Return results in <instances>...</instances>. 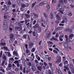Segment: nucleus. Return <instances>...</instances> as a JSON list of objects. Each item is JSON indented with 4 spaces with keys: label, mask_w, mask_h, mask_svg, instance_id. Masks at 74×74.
<instances>
[{
    "label": "nucleus",
    "mask_w": 74,
    "mask_h": 74,
    "mask_svg": "<svg viewBox=\"0 0 74 74\" xmlns=\"http://www.w3.org/2000/svg\"><path fill=\"white\" fill-rule=\"evenodd\" d=\"M29 47L32 48L33 47V43L31 42H29Z\"/></svg>",
    "instance_id": "obj_1"
},
{
    "label": "nucleus",
    "mask_w": 74,
    "mask_h": 74,
    "mask_svg": "<svg viewBox=\"0 0 74 74\" xmlns=\"http://www.w3.org/2000/svg\"><path fill=\"white\" fill-rule=\"evenodd\" d=\"M39 25L38 24H36L34 26H33V28L34 29H36L39 27Z\"/></svg>",
    "instance_id": "obj_2"
},
{
    "label": "nucleus",
    "mask_w": 74,
    "mask_h": 74,
    "mask_svg": "<svg viewBox=\"0 0 74 74\" xmlns=\"http://www.w3.org/2000/svg\"><path fill=\"white\" fill-rule=\"evenodd\" d=\"M31 69L33 71H35L37 69L36 67V66L34 65L32 66Z\"/></svg>",
    "instance_id": "obj_3"
},
{
    "label": "nucleus",
    "mask_w": 74,
    "mask_h": 74,
    "mask_svg": "<svg viewBox=\"0 0 74 74\" xmlns=\"http://www.w3.org/2000/svg\"><path fill=\"white\" fill-rule=\"evenodd\" d=\"M58 59L56 61V63H60L61 62V57L60 56L58 57Z\"/></svg>",
    "instance_id": "obj_4"
},
{
    "label": "nucleus",
    "mask_w": 74,
    "mask_h": 74,
    "mask_svg": "<svg viewBox=\"0 0 74 74\" xmlns=\"http://www.w3.org/2000/svg\"><path fill=\"white\" fill-rule=\"evenodd\" d=\"M11 67H12V64H9L8 67L6 69V70L7 71H8V70H10V68H11Z\"/></svg>",
    "instance_id": "obj_5"
},
{
    "label": "nucleus",
    "mask_w": 74,
    "mask_h": 74,
    "mask_svg": "<svg viewBox=\"0 0 74 74\" xmlns=\"http://www.w3.org/2000/svg\"><path fill=\"white\" fill-rule=\"evenodd\" d=\"M64 30L65 32H71V29L70 28H67L65 29Z\"/></svg>",
    "instance_id": "obj_6"
},
{
    "label": "nucleus",
    "mask_w": 74,
    "mask_h": 74,
    "mask_svg": "<svg viewBox=\"0 0 74 74\" xmlns=\"http://www.w3.org/2000/svg\"><path fill=\"white\" fill-rule=\"evenodd\" d=\"M64 47L65 48H67L68 47V44H67V42H65L64 44Z\"/></svg>",
    "instance_id": "obj_7"
},
{
    "label": "nucleus",
    "mask_w": 74,
    "mask_h": 74,
    "mask_svg": "<svg viewBox=\"0 0 74 74\" xmlns=\"http://www.w3.org/2000/svg\"><path fill=\"white\" fill-rule=\"evenodd\" d=\"M37 69L40 71H42V66H38L37 68Z\"/></svg>",
    "instance_id": "obj_8"
},
{
    "label": "nucleus",
    "mask_w": 74,
    "mask_h": 74,
    "mask_svg": "<svg viewBox=\"0 0 74 74\" xmlns=\"http://www.w3.org/2000/svg\"><path fill=\"white\" fill-rule=\"evenodd\" d=\"M10 38L11 40H12L14 38V35H13V34H11L10 35Z\"/></svg>",
    "instance_id": "obj_9"
},
{
    "label": "nucleus",
    "mask_w": 74,
    "mask_h": 74,
    "mask_svg": "<svg viewBox=\"0 0 74 74\" xmlns=\"http://www.w3.org/2000/svg\"><path fill=\"white\" fill-rule=\"evenodd\" d=\"M3 29L6 30L7 29V25H3Z\"/></svg>",
    "instance_id": "obj_10"
},
{
    "label": "nucleus",
    "mask_w": 74,
    "mask_h": 74,
    "mask_svg": "<svg viewBox=\"0 0 74 74\" xmlns=\"http://www.w3.org/2000/svg\"><path fill=\"white\" fill-rule=\"evenodd\" d=\"M26 25L27 26V27H31L32 26V25L31 24H30V23H28L26 24Z\"/></svg>",
    "instance_id": "obj_11"
},
{
    "label": "nucleus",
    "mask_w": 74,
    "mask_h": 74,
    "mask_svg": "<svg viewBox=\"0 0 74 74\" xmlns=\"http://www.w3.org/2000/svg\"><path fill=\"white\" fill-rule=\"evenodd\" d=\"M2 58L4 60H7V58H6V56H5L4 54H3L2 56Z\"/></svg>",
    "instance_id": "obj_12"
},
{
    "label": "nucleus",
    "mask_w": 74,
    "mask_h": 74,
    "mask_svg": "<svg viewBox=\"0 0 74 74\" xmlns=\"http://www.w3.org/2000/svg\"><path fill=\"white\" fill-rule=\"evenodd\" d=\"M63 27H59L57 28V30H62Z\"/></svg>",
    "instance_id": "obj_13"
},
{
    "label": "nucleus",
    "mask_w": 74,
    "mask_h": 74,
    "mask_svg": "<svg viewBox=\"0 0 74 74\" xmlns=\"http://www.w3.org/2000/svg\"><path fill=\"white\" fill-rule=\"evenodd\" d=\"M19 63V61H18V60H16L14 62V63L15 64H17Z\"/></svg>",
    "instance_id": "obj_14"
},
{
    "label": "nucleus",
    "mask_w": 74,
    "mask_h": 74,
    "mask_svg": "<svg viewBox=\"0 0 74 74\" xmlns=\"http://www.w3.org/2000/svg\"><path fill=\"white\" fill-rule=\"evenodd\" d=\"M25 16L27 17V18H30V15H28L27 14H25Z\"/></svg>",
    "instance_id": "obj_15"
},
{
    "label": "nucleus",
    "mask_w": 74,
    "mask_h": 74,
    "mask_svg": "<svg viewBox=\"0 0 74 74\" xmlns=\"http://www.w3.org/2000/svg\"><path fill=\"white\" fill-rule=\"evenodd\" d=\"M50 17L51 19H53V13H50Z\"/></svg>",
    "instance_id": "obj_16"
},
{
    "label": "nucleus",
    "mask_w": 74,
    "mask_h": 74,
    "mask_svg": "<svg viewBox=\"0 0 74 74\" xmlns=\"http://www.w3.org/2000/svg\"><path fill=\"white\" fill-rule=\"evenodd\" d=\"M3 23V25H6L7 24V21H6V20H4Z\"/></svg>",
    "instance_id": "obj_17"
},
{
    "label": "nucleus",
    "mask_w": 74,
    "mask_h": 74,
    "mask_svg": "<svg viewBox=\"0 0 74 74\" xmlns=\"http://www.w3.org/2000/svg\"><path fill=\"white\" fill-rule=\"evenodd\" d=\"M69 67L71 69H73V64L72 63H71L69 64Z\"/></svg>",
    "instance_id": "obj_18"
},
{
    "label": "nucleus",
    "mask_w": 74,
    "mask_h": 74,
    "mask_svg": "<svg viewBox=\"0 0 74 74\" xmlns=\"http://www.w3.org/2000/svg\"><path fill=\"white\" fill-rule=\"evenodd\" d=\"M3 42H5V40L3 39H2L1 40L0 43H3Z\"/></svg>",
    "instance_id": "obj_19"
},
{
    "label": "nucleus",
    "mask_w": 74,
    "mask_h": 74,
    "mask_svg": "<svg viewBox=\"0 0 74 74\" xmlns=\"http://www.w3.org/2000/svg\"><path fill=\"white\" fill-rule=\"evenodd\" d=\"M17 25H18L20 27L22 26V25H23V24H22L20 23H19V22L18 23Z\"/></svg>",
    "instance_id": "obj_20"
},
{
    "label": "nucleus",
    "mask_w": 74,
    "mask_h": 74,
    "mask_svg": "<svg viewBox=\"0 0 74 74\" xmlns=\"http://www.w3.org/2000/svg\"><path fill=\"white\" fill-rule=\"evenodd\" d=\"M13 53L14 54V55H16L17 57H18V56H18V53H16V52L14 51L13 52Z\"/></svg>",
    "instance_id": "obj_21"
},
{
    "label": "nucleus",
    "mask_w": 74,
    "mask_h": 74,
    "mask_svg": "<svg viewBox=\"0 0 74 74\" xmlns=\"http://www.w3.org/2000/svg\"><path fill=\"white\" fill-rule=\"evenodd\" d=\"M48 73H49V74H52V73H52L51 71V70H50V69H49L48 70Z\"/></svg>",
    "instance_id": "obj_22"
},
{
    "label": "nucleus",
    "mask_w": 74,
    "mask_h": 74,
    "mask_svg": "<svg viewBox=\"0 0 74 74\" xmlns=\"http://www.w3.org/2000/svg\"><path fill=\"white\" fill-rule=\"evenodd\" d=\"M47 8H48V9H49V8H51V6L49 5L48 4L47 5Z\"/></svg>",
    "instance_id": "obj_23"
},
{
    "label": "nucleus",
    "mask_w": 74,
    "mask_h": 74,
    "mask_svg": "<svg viewBox=\"0 0 74 74\" xmlns=\"http://www.w3.org/2000/svg\"><path fill=\"white\" fill-rule=\"evenodd\" d=\"M61 7L62 9H64V8L65 7L64 6V4H62L61 5Z\"/></svg>",
    "instance_id": "obj_24"
},
{
    "label": "nucleus",
    "mask_w": 74,
    "mask_h": 74,
    "mask_svg": "<svg viewBox=\"0 0 74 74\" xmlns=\"http://www.w3.org/2000/svg\"><path fill=\"white\" fill-rule=\"evenodd\" d=\"M0 44L1 45H3V46H5V45H6L5 43V42H4L3 43H0Z\"/></svg>",
    "instance_id": "obj_25"
},
{
    "label": "nucleus",
    "mask_w": 74,
    "mask_h": 74,
    "mask_svg": "<svg viewBox=\"0 0 74 74\" xmlns=\"http://www.w3.org/2000/svg\"><path fill=\"white\" fill-rule=\"evenodd\" d=\"M35 49L34 48H33L32 49H31V52H34V51H35Z\"/></svg>",
    "instance_id": "obj_26"
},
{
    "label": "nucleus",
    "mask_w": 74,
    "mask_h": 74,
    "mask_svg": "<svg viewBox=\"0 0 74 74\" xmlns=\"http://www.w3.org/2000/svg\"><path fill=\"white\" fill-rule=\"evenodd\" d=\"M28 65L30 66H32V63H31L30 62H28Z\"/></svg>",
    "instance_id": "obj_27"
},
{
    "label": "nucleus",
    "mask_w": 74,
    "mask_h": 74,
    "mask_svg": "<svg viewBox=\"0 0 74 74\" xmlns=\"http://www.w3.org/2000/svg\"><path fill=\"white\" fill-rule=\"evenodd\" d=\"M36 2H35V3H33L32 5V8H33L34 7V5H35V4H36Z\"/></svg>",
    "instance_id": "obj_28"
},
{
    "label": "nucleus",
    "mask_w": 74,
    "mask_h": 74,
    "mask_svg": "<svg viewBox=\"0 0 74 74\" xmlns=\"http://www.w3.org/2000/svg\"><path fill=\"white\" fill-rule=\"evenodd\" d=\"M68 15L71 16H72V12H69V14H68Z\"/></svg>",
    "instance_id": "obj_29"
},
{
    "label": "nucleus",
    "mask_w": 74,
    "mask_h": 74,
    "mask_svg": "<svg viewBox=\"0 0 74 74\" xmlns=\"http://www.w3.org/2000/svg\"><path fill=\"white\" fill-rule=\"evenodd\" d=\"M5 62V60H3L2 63V66H4V64Z\"/></svg>",
    "instance_id": "obj_30"
},
{
    "label": "nucleus",
    "mask_w": 74,
    "mask_h": 74,
    "mask_svg": "<svg viewBox=\"0 0 74 74\" xmlns=\"http://www.w3.org/2000/svg\"><path fill=\"white\" fill-rule=\"evenodd\" d=\"M17 2L18 4H20V3H21V2L19 0H17Z\"/></svg>",
    "instance_id": "obj_31"
},
{
    "label": "nucleus",
    "mask_w": 74,
    "mask_h": 74,
    "mask_svg": "<svg viewBox=\"0 0 74 74\" xmlns=\"http://www.w3.org/2000/svg\"><path fill=\"white\" fill-rule=\"evenodd\" d=\"M68 64V61L67 60H66L64 62V64Z\"/></svg>",
    "instance_id": "obj_32"
},
{
    "label": "nucleus",
    "mask_w": 74,
    "mask_h": 74,
    "mask_svg": "<svg viewBox=\"0 0 74 74\" xmlns=\"http://www.w3.org/2000/svg\"><path fill=\"white\" fill-rule=\"evenodd\" d=\"M59 12H60V13H61V14H63V11L61 10H59Z\"/></svg>",
    "instance_id": "obj_33"
},
{
    "label": "nucleus",
    "mask_w": 74,
    "mask_h": 74,
    "mask_svg": "<svg viewBox=\"0 0 74 74\" xmlns=\"http://www.w3.org/2000/svg\"><path fill=\"white\" fill-rule=\"evenodd\" d=\"M2 54H3V51H1V53H0V58H1V57L2 56Z\"/></svg>",
    "instance_id": "obj_34"
},
{
    "label": "nucleus",
    "mask_w": 74,
    "mask_h": 74,
    "mask_svg": "<svg viewBox=\"0 0 74 74\" xmlns=\"http://www.w3.org/2000/svg\"><path fill=\"white\" fill-rule=\"evenodd\" d=\"M58 70L59 74H62V71H60V70Z\"/></svg>",
    "instance_id": "obj_35"
},
{
    "label": "nucleus",
    "mask_w": 74,
    "mask_h": 74,
    "mask_svg": "<svg viewBox=\"0 0 74 74\" xmlns=\"http://www.w3.org/2000/svg\"><path fill=\"white\" fill-rule=\"evenodd\" d=\"M56 16L58 19H60V16H59V15H56Z\"/></svg>",
    "instance_id": "obj_36"
},
{
    "label": "nucleus",
    "mask_w": 74,
    "mask_h": 74,
    "mask_svg": "<svg viewBox=\"0 0 74 74\" xmlns=\"http://www.w3.org/2000/svg\"><path fill=\"white\" fill-rule=\"evenodd\" d=\"M44 16H45V18H47V14H45V13H44Z\"/></svg>",
    "instance_id": "obj_37"
},
{
    "label": "nucleus",
    "mask_w": 74,
    "mask_h": 74,
    "mask_svg": "<svg viewBox=\"0 0 74 74\" xmlns=\"http://www.w3.org/2000/svg\"><path fill=\"white\" fill-rule=\"evenodd\" d=\"M52 40H55L56 41H57L58 40L56 38H55L53 37L52 38Z\"/></svg>",
    "instance_id": "obj_38"
},
{
    "label": "nucleus",
    "mask_w": 74,
    "mask_h": 74,
    "mask_svg": "<svg viewBox=\"0 0 74 74\" xmlns=\"http://www.w3.org/2000/svg\"><path fill=\"white\" fill-rule=\"evenodd\" d=\"M15 29H16V30H18L19 29V27H15Z\"/></svg>",
    "instance_id": "obj_39"
},
{
    "label": "nucleus",
    "mask_w": 74,
    "mask_h": 74,
    "mask_svg": "<svg viewBox=\"0 0 74 74\" xmlns=\"http://www.w3.org/2000/svg\"><path fill=\"white\" fill-rule=\"evenodd\" d=\"M56 2V0H53L52 1V3H55Z\"/></svg>",
    "instance_id": "obj_40"
},
{
    "label": "nucleus",
    "mask_w": 74,
    "mask_h": 74,
    "mask_svg": "<svg viewBox=\"0 0 74 74\" xmlns=\"http://www.w3.org/2000/svg\"><path fill=\"white\" fill-rule=\"evenodd\" d=\"M26 37H27V36L26 35H24L23 36V38H26Z\"/></svg>",
    "instance_id": "obj_41"
},
{
    "label": "nucleus",
    "mask_w": 74,
    "mask_h": 74,
    "mask_svg": "<svg viewBox=\"0 0 74 74\" xmlns=\"http://www.w3.org/2000/svg\"><path fill=\"white\" fill-rule=\"evenodd\" d=\"M22 7H23V8H25V7H26V5H25L24 4H22Z\"/></svg>",
    "instance_id": "obj_42"
},
{
    "label": "nucleus",
    "mask_w": 74,
    "mask_h": 74,
    "mask_svg": "<svg viewBox=\"0 0 74 74\" xmlns=\"http://www.w3.org/2000/svg\"><path fill=\"white\" fill-rule=\"evenodd\" d=\"M55 37L56 38H58V37H59V35H58V33H56Z\"/></svg>",
    "instance_id": "obj_43"
},
{
    "label": "nucleus",
    "mask_w": 74,
    "mask_h": 74,
    "mask_svg": "<svg viewBox=\"0 0 74 74\" xmlns=\"http://www.w3.org/2000/svg\"><path fill=\"white\" fill-rule=\"evenodd\" d=\"M33 36L34 37H35V36H36V33L35 32H33Z\"/></svg>",
    "instance_id": "obj_44"
},
{
    "label": "nucleus",
    "mask_w": 74,
    "mask_h": 74,
    "mask_svg": "<svg viewBox=\"0 0 74 74\" xmlns=\"http://www.w3.org/2000/svg\"><path fill=\"white\" fill-rule=\"evenodd\" d=\"M62 65H63V63H61L59 65V66L60 67H62Z\"/></svg>",
    "instance_id": "obj_45"
},
{
    "label": "nucleus",
    "mask_w": 74,
    "mask_h": 74,
    "mask_svg": "<svg viewBox=\"0 0 74 74\" xmlns=\"http://www.w3.org/2000/svg\"><path fill=\"white\" fill-rule=\"evenodd\" d=\"M43 2V4H47V1H45Z\"/></svg>",
    "instance_id": "obj_46"
},
{
    "label": "nucleus",
    "mask_w": 74,
    "mask_h": 74,
    "mask_svg": "<svg viewBox=\"0 0 74 74\" xmlns=\"http://www.w3.org/2000/svg\"><path fill=\"white\" fill-rule=\"evenodd\" d=\"M25 69H26L25 68H23V72L24 73H25L26 72V71H25Z\"/></svg>",
    "instance_id": "obj_47"
},
{
    "label": "nucleus",
    "mask_w": 74,
    "mask_h": 74,
    "mask_svg": "<svg viewBox=\"0 0 74 74\" xmlns=\"http://www.w3.org/2000/svg\"><path fill=\"white\" fill-rule=\"evenodd\" d=\"M38 30L40 31V32H41V27H39L38 28Z\"/></svg>",
    "instance_id": "obj_48"
},
{
    "label": "nucleus",
    "mask_w": 74,
    "mask_h": 74,
    "mask_svg": "<svg viewBox=\"0 0 74 74\" xmlns=\"http://www.w3.org/2000/svg\"><path fill=\"white\" fill-rule=\"evenodd\" d=\"M18 68H16V69H15V71H18Z\"/></svg>",
    "instance_id": "obj_49"
},
{
    "label": "nucleus",
    "mask_w": 74,
    "mask_h": 74,
    "mask_svg": "<svg viewBox=\"0 0 74 74\" xmlns=\"http://www.w3.org/2000/svg\"><path fill=\"white\" fill-rule=\"evenodd\" d=\"M19 8H17L16 10V12H21V11H19Z\"/></svg>",
    "instance_id": "obj_50"
},
{
    "label": "nucleus",
    "mask_w": 74,
    "mask_h": 74,
    "mask_svg": "<svg viewBox=\"0 0 74 74\" xmlns=\"http://www.w3.org/2000/svg\"><path fill=\"white\" fill-rule=\"evenodd\" d=\"M36 23V20H34L33 23V25H35V23Z\"/></svg>",
    "instance_id": "obj_51"
},
{
    "label": "nucleus",
    "mask_w": 74,
    "mask_h": 74,
    "mask_svg": "<svg viewBox=\"0 0 74 74\" xmlns=\"http://www.w3.org/2000/svg\"><path fill=\"white\" fill-rule=\"evenodd\" d=\"M53 52H54V53H58V51L55 50H53Z\"/></svg>",
    "instance_id": "obj_52"
},
{
    "label": "nucleus",
    "mask_w": 74,
    "mask_h": 74,
    "mask_svg": "<svg viewBox=\"0 0 74 74\" xmlns=\"http://www.w3.org/2000/svg\"><path fill=\"white\" fill-rule=\"evenodd\" d=\"M59 2H60V3H63V0H60L59 1Z\"/></svg>",
    "instance_id": "obj_53"
},
{
    "label": "nucleus",
    "mask_w": 74,
    "mask_h": 74,
    "mask_svg": "<svg viewBox=\"0 0 74 74\" xmlns=\"http://www.w3.org/2000/svg\"><path fill=\"white\" fill-rule=\"evenodd\" d=\"M70 5L71 8H74V5Z\"/></svg>",
    "instance_id": "obj_54"
},
{
    "label": "nucleus",
    "mask_w": 74,
    "mask_h": 74,
    "mask_svg": "<svg viewBox=\"0 0 74 74\" xmlns=\"http://www.w3.org/2000/svg\"><path fill=\"white\" fill-rule=\"evenodd\" d=\"M61 6V4L60 3H59L58 5V7H60Z\"/></svg>",
    "instance_id": "obj_55"
},
{
    "label": "nucleus",
    "mask_w": 74,
    "mask_h": 74,
    "mask_svg": "<svg viewBox=\"0 0 74 74\" xmlns=\"http://www.w3.org/2000/svg\"><path fill=\"white\" fill-rule=\"evenodd\" d=\"M42 4H43V3L42 2L39 4V6H41V5H42Z\"/></svg>",
    "instance_id": "obj_56"
},
{
    "label": "nucleus",
    "mask_w": 74,
    "mask_h": 74,
    "mask_svg": "<svg viewBox=\"0 0 74 74\" xmlns=\"http://www.w3.org/2000/svg\"><path fill=\"white\" fill-rule=\"evenodd\" d=\"M73 36H74V35L73 34H71V35H70L69 36V37H70V38H71V37H73Z\"/></svg>",
    "instance_id": "obj_57"
},
{
    "label": "nucleus",
    "mask_w": 74,
    "mask_h": 74,
    "mask_svg": "<svg viewBox=\"0 0 74 74\" xmlns=\"http://www.w3.org/2000/svg\"><path fill=\"white\" fill-rule=\"evenodd\" d=\"M3 48H4V49H6V50H8V48H7V47H3Z\"/></svg>",
    "instance_id": "obj_58"
},
{
    "label": "nucleus",
    "mask_w": 74,
    "mask_h": 74,
    "mask_svg": "<svg viewBox=\"0 0 74 74\" xmlns=\"http://www.w3.org/2000/svg\"><path fill=\"white\" fill-rule=\"evenodd\" d=\"M28 28V29H30L31 30H32V26L31 27H29Z\"/></svg>",
    "instance_id": "obj_59"
},
{
    "label": "nucleus",
    "mask_w": 74,
    "mask_h": 74,
    "mask_svg": "<svg viewBox=\"0 0 74 74\" xmlns=\"http://www.w3.org/2000/svg\"><path fill=\"white\" fill-rule=\"evenodd\" d=\"M49 65L50 67H51L52 66V63H49Z\"/></svg>",
    "instance_id": "obj_60"
},
{
    "label": "nucleus",
    "mask_w": 74,
    "mask_h": 74,
    "mask_svg": "<svg viewBox=\"0 0 74 74\" xmlns=\"http://www.w3.org/2000/svg\"><path fill=\"white\" fill-rule=\"evenodd\" d=\"M27 44H26L25 45V47L26 48H27V49H28V48L27 47Z\"/></svg>",
    "instance_id": "obj_61"
},
{
    "label": "nucleus",
    "mask_w": 74,
    "mask_h": 74,
    "mask_svg": "<svg viewBox=\"0 0 74 74\" xmlns=\"http://www.w3.org/2000/svg\"><path fill=\"white\" fill-rule=\"evenodd\" d=\"M8 4H9V5H10L11 4V1H9L8 2Z\"/></svg>",
    "instance_id": "obj_62"
},
{
    "label": "nucleus",
    "mask_w": 74,
    "mask_h": 74,
    "mask_svg": "<svg viewBox=\"0 0 74 74\" xmlns=\"http://www.w3.org/2000/svg\"><path fill=\"white\" fill-rule=\"evenodd\" d=\"M64 68H65V70H67L68 68L67 67H66V66H64Z\"/></svg>",
    "instance_id": "obj_63"
},
{
    "label": "nucleus",
    "mask_w": 74,
    "mask_h": 74,
    "mask_svg": "<svg viewBox=\"0 0 74 74\" xmlns=\"http://www.w3.org/2000/svg\"><path fill=\"white\" fill-rule=\"evenodd\" d=\"M25 21H21L20 22L21 23H23Z\"/></svg>",
    "instance_id": "obj_64"
}]
</instances>
